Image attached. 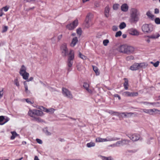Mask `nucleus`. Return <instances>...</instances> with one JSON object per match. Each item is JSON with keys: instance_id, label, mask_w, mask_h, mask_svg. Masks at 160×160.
<instances>
[{"instance_id": "f257e3e1", "label": "nucleus", "mask_w": 160, "mask_h": 160, "mask_svg": "<svg viewBox=\"0 0 160 160\" xmlns=\"http://www.w3.org/2000/svg\"><path fill=\"white\" fill-rule=\"evenodd\" d=\"M60 50L61 52L62 56L63 57H66L68 55L67 65V68L68 72L71 71V67L72 66L73 62V60L74 58V52L72 50H70L69 52L67 47V44L65 43L62 44L60 47Z\"/></svg>"}, {"instance_id": "f03ea898", "label": "nucleus", "mask_w": 160, "mask_h": 160, "mask_svg": "<svg viewBox=\"0 0 160 160\" xmlns=\"http://www.w3.org/2000/svg\"><path fill=\"white\" fill-rule=\"evenodd\" d=\"M140 16L139 12L137 9L132 8L129 19V22L131 23H136L139 20Z\"/></svg>"}, {"instance_id": "7ed1b4c3", "label": "nucleus", "mask_w": 160, "mask_h": 160, "mask_svg": "<svg viewBox=\"0 0 160 160\" xmlns=\"http://www.w3.org/2000/svg\"><path fill=\"white\" fill-rule=\"evenodd\" d=\"M26 68L25 67L22 65L19 71L20 74L22 77L25 80H27V82L32 81L33 79L32 77H31L28 79L29 76V73L26 72Z\"/></svg>"}, {"instance_id": "20e7f679", "label": "nucleus", "mask_w": 160, "mask_h": 160, "mask_svg": "<svg viewBox=\"0 0 160 160\" xmlns=\"http://www.w3.org/2000/svg\"><path fill=\"white\" fill-rule=\"evenodd\" d=\"M142 31L144 33H150L153 30V27L151 24H145L142 27Z\"/></svg>"}, {"instance_id": "39448f33", "label": "nucleus", "mask_w": 160, "mask_h": 160, "mask_svg": "<svg viewBox=\"0 0 160 160\" xmlns=\"http://www.w3.org/2000/svg\"><path fill=\"white\" fill-rule=\"evenodd\" d=\"M38 108L41 110L35 109V115L41 116L43 115V112L42 111L48 112L50 111V109H47L42 106H40Z\"/></svg>"}, {"instance_id": "423d86ee", "label": "nucleus", "mask_w": 160, "mask_h": 160, "mask_svg": "<svg viewBox=\"0 0 160 160\" xmlns=\"http://www.w3.org/2000/svg\"><path fill=\"white\" fill-rule=\"evenodd\" d=\"M62 93L64 96L70 99H72L73 97L72 94L68 89L65 88L62 89Z\"/></svg>"}, {"instance_id": "0eeeda50", "label": "nucleus", "mask_w": 160, "mask_h": 160, "mask_svg": "<svg viewBox=\"0 0 160 160\" xmlns=\"http://www.w3.org/2000/svg\"><path fill=\"white\" fill-rule=\"evenodd\" d=\"M78 24V20H75L72 23L67 25L66 27L69 30H72L75 28Z\"/></svg>"}, {"instance_id": "6e6552de", "label": "nucleus", "mask_w": 160, "mask_h": 160, "mask_svg": "<svg viewBox=\"0 0 160 160\" xmlns=\"http://www.w3.org/2000/svg\"><path fill=\"white\" fill-rule=\"evenodd\" d=\"M142 112L145 113L149 114H150L152 115L153 113L155 112H156L157 113L160 114V111L156 109H142Z\"/></svg>"}, {"instance_id": "1a4fd4ad", "label": "nucleus", "mask_w": 160, "mask_h": 160, "mask_svg": "<svg viewBox=\"0 0 160 160\" xmlns=\"http://www.w3.org/2000/svg\"><path fill=\"white\" fill-rule=\"evenodd\" d=\"M134 50V48L132 46L127 45L125 49V54H130L132 53Z\"/></svg>"}, {"instance_id": "9d476101", "label": "nucleus", "mask_w": 160, "mask_h": 160, "mask_svg": "<svg viewBox=\"0 0 160 160\" xmlns=\"http://www.w3.org/2000/svg\"><path fill=\"white\" fill-rule=\"evenodd\" d=\"M128 137L133 141H136L139 140L140 138L139 135L136 134H133L128 136Z\"/></svg>"}, {"instance_id": "9b49d317", "label": "nucleus", "mask_w": 160, "mask_h": 160, "mask_svg": "<svg viewBox=\"0 0 160 160\" xmlns=\"http://www.w3.org/2000/svg\"><path fill=\"white\" fill-rule=\"evenodd\" d=\"M128 32L130 34L132 35L137 36L139 35V32L135 28H131L128 30Z\"/></svg>"}, {"instance_id": "f8f14e48", "label": "nucleus", "mask_w": 160, "mask_h": 160, "mask_svg": "<svg viewBox=\"0 0 160 160\" xmlns=\"http://www.w3.org/2000/svg\"><path fill=\"white\" fill-rule=\"evenodd\" d=\"M126 46L127 45H122L120 46L118 48V50L121 52L125 53Z\"/></svg>"}, {"instance_id": "ddd939ff", "label": "nucleus", "mask_w": 160, "mask_h": 160, "mask_svg": "<svg viewBox=\"0 0 160 160\" xmlns=\"http://www.w3.org/2000/svg\"><path fill=\"white\" fill-rule=\"evenodd\" d=\"M139 69V64L138 63H134L130 67V69L133 71Z\"/></svg>"}, {"instance_id": "4468645a", "label": "nucleus", "mask_w": 160, "mask_h": 160, "mask_svg": "<svg viewBox=\"0 0 160 160\" xmlns=\"http://www.w3.org/2000/svg\"><path fill=\"white\" fill-rule=\"evenodd\" d=\"M78 42V38L77 37L73 38L70 43V45L72 47H74L76 44Z\"/></svg>"}, {"instance_id": "2eb2a0df", "label": "nucleus", "mask_w": 160, "mask_h": 160, "mask_svg": "<svg viewBox=\"0 0 160 160\" xmlns=\"http://www.w3.org/2000/svg\"><path fill=\"white\" fill-rule=\"evenodd\" d=\"M128 7L126 3L123 4L121 6V9L122 11L126 12L128 11Z\"/></svg>"}, {"instance_id": "dca6fc26", "label": "nucleus", "mask_w": 160, "mask_h": 160, "mask_svg": "<svg viewBox=\"0 0 160 160\" xmlns=\"http://www.w3.org/2000/svg\"><path fill=\"white\" fill-rule=\"evenodd\" d=\"M121 114H123L124 115L125 117H127V118H130V117L132 115L135 114L134 113L130 112H123L121 113Z\"/></svg>"}, {"instance_id": "f3484780", "label": "nucleus", "mask_w": 160, "mask_h": 160, "mask_svg": "<svg viewBox=\"0 0 160 160\" xmlns=\"http://www.w3.org/2000/svg\"><path fill=\"white\" fill-rule=\"evenodd\" d=\"M89 85L86 82H84L83 84V87L86 89V90L89 93H91L92 91L91 90L89 89Z\"/></svg>"}, {"instance_id": "a211bd4d", "label": "nucleus", "mask_w": 160, "mask_h": 160, "mask_svg": "<svg viewBox=\"0 0 160 160\" xmlns=\"http://www.w3.org/2000/svg\"><path fill=\"white\" fill-rule=\"evenodd\" d=\"M23 84L25 87V91L26 93L28 94L30 93V92L28 90V86L26 83V81H24Z\"/></svg>"}, {"instance_id": "6ab92c4d", "label": "nucleus", "mask_w": 160, "mask_h": 160, "mask_svg": "<svg viewBox=\"0 0 160 160\" xmlns=\"http://www.w3.org/2000/svg\"><path fill=\"white\" fill-rule=\"evenodd\" d=\"M28 115L31 117H33L35 115V109L29 110L28 112Z\"/></svg>"}, {"instance_id": "aec40b11", "label": "nucleus", "mask_w": 160, "mask_h": 160, "mask_svg": "<svg viewBox=\"0 0 160 160\" xmlns=\"http://www.w3.org/2000/svg\"><path fill=\"white\" fill-rule=\"evenodd\" d=\"M122 146L126 145H128L129 143L131 142L130 141L127 139H122Z\"/></svg>"}, {"instance_id": "412c9836", "label": "nucleus", "mask_w": 160, "mask_h": 160, "mask_svg": "<svg viewBox=\"0 0 160 160\" xmlns=\"http://www.w3.org/2000/svg\"><path fill=\"white\" fill-rule=\"evenodd\" d=\"M109 12V8L107 6L105 8L104 10L105 15L106 17H108Z\"/></svg>"}, {"instance_id": "4be33fe9", "label": "nucleus", "mask_w": 160, "mask_h": 160, "mask_svg": "<svg viewBox=\"0 0 160 160\" xmlns=\"http://www.w3.org/2000/svg\"><path fill=\"white\" fill-rule=\"evenodd\" d=\"M124 80H125V82L123 84V86L124 87L125 89L127 90H128V80L126 78H124Z\"/></svg>"}, {"instance_id": "5701e85b", "label": "nucleus", "mask_w": 160, "mask_h": 160, "mask_svg": "<svg viewBox=\"0 0 160 160\" xmlns=\"http://www.w3.org/2000/svg\"><path fill=\"white\" fill-rule=\"evenodd\" d=\"M160 35L158 33H156L150 36L149 37L150 38L152 39H155L158 38L159 37H160Z\"/></svg>"}, {"instance_id": "b1692460", "label": "nucleus", "mask_w": 160, "mask_h": 160, "mask_svg": "<svg viewBox=\"0 0 160 160\" xmlns=\"http://www.w3.org/2000/svg\"><path fill=\"white\" fill-rule=\"evenodd\" d=\"M11 133L12 134V136L11 137L10 139L11 140L14 139L16 137L19 135L15 131L12 132Z\"/></svg>"}, {"instance_id": "393cba45", "label": "nucleus", "mask_w": 160, "mask_h": 160, "mask_svg": "<svg viewBox=\"0 0 160 160\" xmlns=\"http://www.w3.org/2000/svg\"><path fill=\"white\" fill-rule=\"evenodd\" d=\"M139 64V68H146L147 65L148 64L146 63H138Z\"/></svg>"}, {"instance_id": "a878e982", "label": "nucleus", "mask_w": 160, "mask_h": 160, "mask_svg": "<svg viewBox=\"0 0 160 160\" xmlns=\"http://www.w3.org/2000/svg\"><path fill=\"white\" fill-rule=\"evenodd\" d=\"M5 120L4 117L3 116H0V125H3L4 124V121Z\"/></svg>"}, {"instance_id": "bb28decb", "label": "nucleus", "mask_w": 160, "mask_h": 160, "mask_svg": "<svg viewBox=\"0 0 160 160\" xmlns=\"http://www.w3.org/2000/svg\"><path fill=\"white\" fill-rule=\"evenodd\" d=\"M146 15L149 18L152 19L154 17V15L152 14L150 11H148L147 12Z\"/></svg>"}, {"instance_id": "cd10ccee", "label": "nucleus", "mask_w": 160, "mask_h": 160, "mask_svg": "<svg viewBox=\"0 0 160 160\" xmlns=\"http://www.w3.org/2000/svg\"><path fill=\"white\" fill-rule=\"evenodd\" d=\"M93 69L94 71L95 72L97 75H99L100 74L99 72L98 71V69L97 67L95 66H92Z\"/></svg>"}, {"instance_id": "c85d7f7f", "label": "nucleus", "mask_w": 160, "mask_h": 160, "mask_svg": "<svg viewBox=\"0 0 160 160\" xmlns=\"http://www.w3.org/2000/svg\"><path fill=\"white\" fill-rule=\"evenodd\" d=\"M126 25L125 22H123L120 24L119 26V28L121 29H123L126 27Z\"/></svg>"}, {"instance_id": "c756f323", "label": "nucleus", "mask_w": 160, "mask_h": 160, "mask_svg": "<svg viewBox=\"0 0 160 160\" xmlns=\"http://www.w3.org/2000/svg\"><path fill=\"white\" fill-rule=\"evenodd\" d=\"M123 95L125 97H131V92H125L123 93Z\"/></svg>"}, {"instance_id": "7c9ffc66", "label": "nucleus", "mask_w": 160, "mask_h": 160, "mask_svg": "<svg viewBox=\"0 0 160 160\" xmlns=\"http://www.w3.org/2000/svg\"><path fill=\"white\" fill-rule=\"evenodd\" d=\"M95 146V143L93 142H90L87 144V146L88 148H91Z\"/></svg>"}, {"instance_id": "2f4dec72", "label": "nucleus", "mask_w": 160, "mask_h": 160, "mask_svg": "<svg viewBox=\"0 0 160 160\" xmlns=\"http://www.w3.org/2000/svg\"><path fill=\"white\" fill-rule=\"evenodd\" d=\"M108 112L110 114H113L114 113H115V115L117 116H119L121 114V113H120L119 112H115L112 110L109 111Z\"/></svg>"}, {"instance_id": "473e14b6", "label": "nucleus", "mask_w": 160, "mask_h": 160, "mask_svg": "<svg viewBox=\"0 0 160 160\" xmlns=\"http://www.w3.org/2000/svg\"><path fill=\"white\" fill-rule=\"evenodd\" d=\"M120 139L117 138H108L107 140L108 141H112L117 140H119Z\"/></svg>"}, {"instance_id": "72a5a7b5", "label": "nucleus", "mask_w": 160, "mask_h": 160, "mask_svg": "<svg viewBox=\"0 0 160 160\" xmlns=\"http://www.w3.org/2000/svg\"><path fill=\"white\" fill-rule=\"evenodd\" d=\"M115 146L119 147L120 146H122V141H119L115 143L114 144Z\"/></svg>"}, {"instance_id": "f704fd0d", "label": "nucleus", "mask_w": 160, "mask_h": 160, "mask_svg": "<svg viewBox=\"0 0 160 160\" xmlns=\"http://www.w3.org/2000/svg\"><path fill=\"white\" fill-rule=\"evenodd\" d=\"M43 131L46 135H49V132L48 131L47 128H45L43 129Z\"/></svg>"}, {"instance_id": "c9c22d12", "label": "nucleus", "mask_w": 160, "mask_h": 160, "mask_svg": "<svg viewBox=\"0 0 160 160\" xmlns=\"http://www.w3.org/2000/svg\"><path fill=\"white\" fill-rule=\"evenodd\" d=\"M82 29L81 28H79L77 29V33L80 36L82 34Z\"/></svg>"}, {"instance_id": "e433bc0d", "label": "nucleus", "mask_w": 160, "mask_h": 160, "mask_svg": "<svg viewBox=\"0 0 160 160\" xmlns=\"http://www.w3.org/2000/svg\"><path fill=\"white\" fill-rule=\"evenodd\" d=\"M155 22L157 24H160V18H157L155 19Z\"/></svg>"}, {"instance_id": "4c0bfd02", "label": "nucleus", "mask_w": 160, "mask_h": 160, "mask_svg": "<svg viewBox=\"0 0 160 160\" xmlns=\"http://www.w3.org/2000/svg\"><path fill=\"white\" fill-rule=\"evenodd\" d=\"M79 57L82 59L84 60L86 59V57L84 55L82 54L81 52H79Z\"/></svg>"}, {"instance_id": "58836bf2", "label": "nucleus", "mask_w": 160, "mask_h": 160, "mask_svg": "<svg viewBox=\"0 0 160 160\" xmlns=\"http://www.w3.org/2000/svg\"><path fill=\"white\" fill-rule=\"evenodd\" d=\"M151 63L153 64V65L155 67H157L158 66L159 62L158 61H157L156 62L154 63L152 62H151Z\"/></svg>"}, {"instance_id": "ea45409f", "label": "nucleus", "mask_w": 160, "mask_h": 160, "mask_svg": "<svg viewBox=\"0 0 160 160\" xmlns=\"http://www.w3.org/2000/svg\"><path fill=\"white\" fill-rule=\"evenodd\" d=\"M122 32L121 31H119L118 32H117L115 34V36L116 37H118L122 35Z\"/></svg>"}, {"instance_id": "a19ab883", "label": "nucleus", "mask_w": 160, "mask_h": 160, "mask_svg": "<svg viewBox=\"0 0 160 160\" xmlns=\"http://www.w3.org/2000/svg\"><path fill=\"white\" fill-rule=\"evenodd\" d=\"M8 28V27L7 26H5L2 27V32H6Z\"/></svg>"}, {"instance_id": "79ce46f5", "label": "nucleus", "mask_w": 160, "mask_h": 160, "mask_svg": "<svg viewBox=\"0 0 160 160\" xmlns=\"http://www.w3.org/2000/svg\"><path fill=\"white\" fill-rule=\"evenodd\" d=\"M109 42V41L108 39H105L103 41V43L104 46H106Z\"/></svg>"}, {"instance_id": "37998d69", "label": "nucleus", "mask_w": 160, "mask_h": 160, "mask_svg": "<svg viewBox=\"0 0 160 160\" xmlns=\"http://www.w3.org/2000/svg\"><path fill=\"white\" fill-rule=\"evenodd\" d=\"M14 84L16 85L17 87H19L20 86L19 83V82L18 81V79L17 78H16L14 79Z\"/></svg>"}, {"instance_id": "c03bdc74", "label": "nucleus", "mask_w": 160, "mask_h": 160, "mask_svg": "<svg viewBox=\"0 0 160 160\" xmlns=\"http://www.w3.org/2000/svg\"><path fill=\"white\" fill-rule=\"evenodd\" d=\"M102 159L103 160H112L113 159L110 157H103Z\"/></svg>"}, {"instance_id": "a18cd8bd", "label": "nucleus", "mask_w": 160, "mask_h": 160, "mask_svg": "<svg viewBox=\"0 0 160 160\" xmlns=\"http://www.w3.org/2000/svg\"><path fill=\"white\" fill-rule=\"evenodd\" d=\"M119 4H115L113 5V8L115 10H117L118 8Z\"/></svg>"}, {"instance_id": "49530a36", "label": "nucleus", "mask_w": 160, "mask_h": 160, "mask_svg": "<svg viewBox=\"0 0 160 160\" xmlns=\"http://www.w3.org/2000/svg\"><path fill=\"white\" fill-rule=\"evenodd\" d=\"M3 90L4 88H2L1 90H0V99L2 98L3 95Z\"/></svg>"}, {"instance_id": "de8ad7c7", "label": "nucleus", "mask_w": 160, "mask_h": 160, "mask_svg": "<svg viewBox=\"0 0 160 160\" xmlns=\"http://www.w3.org/2000/svg\"><path fill=\"white\" fill-rule=\"evenodd\" d=\"M134 57L132 56H130L126 58V60L128 61L132 60L133 59Z\"/></svg>"}, {"instance_id": "09e8293b", "label": "nucleus", "mask_w": 160, "mask_h": 160, "mask_svg": "<svg viewBox=\"0 0 160 160\" xmlns=\"http://www.w3.org/2000/svg\"><path fill=\"white\" fill-rule=\"evenodd\" d=\"M138 95V93L137 92H131V97L137 96Z\"/></svg>"}, {"instance_id": "8fccbe9b", "label": "nucleus", "mask_w": 160, "mask_h": 160, "mask_svg": "<svg viewBox=\"0 0 160 160\" xmlns=\"http://www.w3.org/2000/svg\"><path fill=\"white\" fill-rule=\"evenodd\" d=\"M96 141L97 142H102V138H98L96 139Z\"/></svg>"}, {"instance_id": "3c124183", "label": "nucleus", "mask_w": 160, "mask_h": 160, "mask_svg": "<svg viewBox=\"0 0 160 160\" xmlns=\"http://www.w3.org/2000/svg\"><path fill=\"white\" fill-rule=\"evenodd\" d=\"M35 1V0H24V1L25 2H28L32 3H34Z\"/></svg>"}, {"instance_id": "603ef678", "label": "nucleus", "mask_w": 160, "mask_h": 160, "mask_svg": "<svg viewBox=\"0 0 160 160\" xmlns=\"http://www.w3.org/2000/svg\"><path fill=\"white\" fill-rule=\"evenodd\" d=\"M112 29L113 31H117L118 28L117 26H113L112 27Z\"/></svg>"}, {"instance_id": "864d4df0", "label": "nucleus", "mask_w": 160, "mask_h": 160, "mask_svg": "<svg viewBox=\"0 0 160 160\" xmlns=\"http://www.w3.org/2000/svg\"><path fill=\"white\" fill-rule=\"evenodd\" d=\"M36 141L39 144H41L42 143V141L40 139L37 138L36 139Z\"/></svg>"}, {"instance_id": "5fc2aeb1", "label": "nucleus", "mask_w": 160, "mask_h": 160, "mask_svg": "<svg viewBox=\"0 0 160 160\" xmlns=\"http://www.w3.org/2000/svg\"><path fill=\"white\" fill-rule=\"evenodd\" d=\"M2 9H3L5 12H7L9 8L7 6H6L5 7H3Z\"/></svg>"}, {"instance_id": "6e6d98bb", "label": "nucleus", "mask_w": 160, "mask_h": 160, "mask_svg": "<svg viewBox=\"0 0 160 160\" xmlns=\"http://www.w3.org/2000/svg\"><path fill=\"white\" fill-rule=\"evenodd\" d=\"M159 12V11L158 9L155 8L154 10V13L156 14H158Z\"/></svg>"}, {"instance_id": "4d7b16f0", "label": "nucleus", "mask_w": 160, "mask_h": 160, "mask_svg": "<svg viewBox=\"0 0 160 160\" xmlns=\"http://www.w3.org/2000/svg\"><path fill=\"white\" fill-rule=\"evenodd\" d=\"M25 100L26 102L29 104H32L33 103L28 98L26 99Z\"/></svg>"}, {"instance_id": "13d9d810", "label": "nucleus", "mask_w": 160, "mask_h": 160, "mask_svg": "<svg viewBox=\"0 0 160 160\" xmlns=\"http://www.w3.org/2000/svg\"><path fill=\"white\" fill-rule=\"evenodd\" d=\"M114 96L115 97L118 98L119 100H120L121 99V97L118 94H115Z\"/></svg>"}, {"instance_id": "bf43d9fd", "label": "nucleus", "mask_w": 160, "mask_h": 160, "mask_svg": "<svg viewBox=\"0 0 160 160\" xmlns=\"http://www.w3.org/2000/svg\"><path fill=\"white\" fill-rule=\"evenodd\" d=\"M9 120V118L8 117H7L6 118H5V120L4 121V124L7 122Z\"/></svg>"}, {"instance_id": "052dcab7", "label": "nucleus", "mask_w": 160, "mask_h": 160, "mask_svg": "<svg viewBox=\"0 0 160 160\" xmlns=\"http://www.w3.org/2000/svg\"><path fill=\"white\" fill-rule=\"evenodd\" d=\"M77 69L79 71H80L81 70V67L80 66L77 65Z\"/></svg>"}, {"instance_id": "680f3d73", "label": "nucleus", "mask_w": 160, "mask_h": 160, "mask_svg": "<svg viewBox=\"0 0 160 160\" xmlns=\"http://www.w3.org/2000/svg\"><path fill=\"white\" fill-rule=\"evenodd\" d=\"M62 34H61L59 35L58 37V41L60 40L61 38H62Z\"/></svg>"}, {"instance_id": "e2e57ef3", "label": "nucleus", "mask_w": 160, "mask_h": 160, "mask_svg": "<svg viewBox=\"0 0 160 160\" xmlns=\"http://www.w3.org/2000/svg\"><path fill=\"white\" fill-rule=\"evenodd\" d=\"M88 22H89V20H88V21H86V24L85 25V26L87 28H88L89 27V25H88Z\"/></svg>"}, {"instance_id": "0e129e2a", "label": "nucleus", "mask_w": 160, "mask_h": 160, "mask_svg": "<svg viewBox=\"0 0 160 160\" xmlns=\"http://www.w3.org/2000/svg\"><path fill=\"white\" fill-rule=\"evenodd\" d=\"M3 15L2 10H0V17H2Z\"/></svg>"}, {"instance_id": "69168bd1", "label": "nucleus", "mask_w": 160, "mask_h": 160, "mask_svg": "<svg viewBox=\"0 0 160 160\" xmlns=\"http://www.w3.org/2000/svg\"><path fill=\"white\" fill-rule=\"evenodd\" d=\"M55 110L52 108H51V113H53Z\"/></svg>"}, {"instance_id": "338daca9", "label": "nucleus", "mask_w": 160, "mask_h": 160, "mask_svg": "<svg viewBox=\"0 0 160 160\" xmlns=\"http://www.w3.org/2000/svg\"><path fill=\"white\" fill-rule=\"evenodd\" d=\"M122 38H125L127 37V35L126 34H123L122 35Z\"/></svg>"}, {"instance_id": "774afa93", "label": "nucleus", "mask_w": 160, "mask_h": 160, "mask_svg": "<svg viewBox=\"0 0 160 160\" xmlns=\"http://www.w3.org/2000/svg\"><path fill=\"white\" fill-rule=\"evenodd\" d=\"M34 160H39L37 156H35V158H34Z\"/></svg>"}]
</instances>
